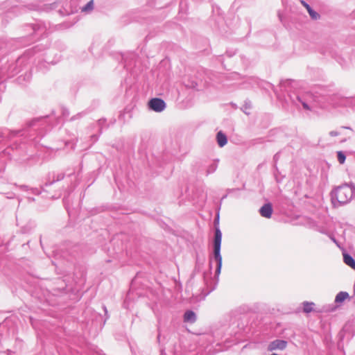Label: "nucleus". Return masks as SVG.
<instances>
[{
	"label": "nucleus",
	"instance_id": "obj_1",
	"mask_svg": "<svg viewBox=\"0 0 355 355\" xmlns=\"http://www.w3.org/2000/svg\"><path fill=\"white\" fill-rule=\"evenodd\" d=\"M355 196V186L343 184L331 192V202L334 207L347 204Z\"/></svg>",
	"mask_w": 355,
	"mask_h": 355
},
{
	"label": "nucleus",
	"instance_id": "obj_2",
	"mask_svg": "<svg viewBox=\"0 0 355 355\" xmlns=\"http://www.w3.org/2000/svg\"><path fill=\"white\" fill-rule=\"evenodd\" d=\"M222 241V232L218 227H216L215 236L214 241V257L217 262L216 275L219 276L222 268V256L220 254V248Z\"/></svg>",
	"mask_w": 355,
	"mask_h": 355
},
{
	"label": "nucleus",
	"instance_id": "obj_3",
	"mask_svg": "<svg viewBox=\"0 0 355 355\" xmlns=\"http://www.w3.org/2000/svg\"><path fill=\"white\" fill-rule=\"evenodd\" d=\"M149 108L156 112H162L166 108L165 102L159 98H153L148 102Z\"/></svg>",
	"mask_w": 355,
	"mask_h": 355
},
{
	"label": "nucleus",
	"instance_id": "obj_4",
	"mask_svg": "<svg viewBox=\"0 0 355 355\" xmlns=\"http://www.w3.org/2000/svg\"><path fill=\"white\" fill-rule=\"evenodd\" d=\"M287 346V342L283 340H275L269 343L268 350L272 352L277 349L284 350Z\"/></svg>",
	"mask_w": 355,
	"mask_h": 355
},
{
	"label": "nucleus",
	"instance_id": "obj_5",
	"mask_svg": "<svg viewBox=\"0 0 355 355\" xmlns=\"http://www.w3.org/2000/svg\"><path fill=\"white\" fill-rule=\"evenodd\" d=\"M259 212L261 216L266 218H270L272 214V207L271 204L267 203L263 205L259 209Z\"/></svg>",
	"mask_w": 355,
	"mask_h": 355
},
{
	"label": "nucleus",
	"instance_id": "obj_6",
	"mask_svg": "<svg viewBox=\"0 0 355 355\" xmlns=\"http://www.w3.org/2000/svg\"><path fill=\"white\" fill-rule=\"evenodd\" d=\"M302 5L306 8L310 17L316 20L320 18V15L315 12L314 10L311 8V7L305 1H302Z\"/></svg>",
	"mask_w": 355,
	"mask_h": 355
},
{
	"label": "nucleus",
	"instance_id": "obj_7",
	"mask_svg": "<svg viewBox=\"0 0 355 355\" xmlns=\"http://www.w3.org/2000/svg\"><path fill=\"white\" fill-rule=\"evenodd\" d=\"M216 139L218 144L220 147H223L227 144V139L225 134L221 131L218 132L216 135Z\"/></svg>",
	"mask_w": 355,
	"mask_h": 355
},
{
	"label": "nucleus",
	"instance_id": "obj_8",
	"mask_svg": "<svg viewBox=\"0 0 355 355\" xmlns=\"http://www.w3.org/2000/svg\"><path fill=\"white\" fill-rule=\"evenodd\" d=\"M184 320L187 322H195L196 320V313L193 311H187L184 315Z\"/></svg>",
	"mask_w": 355,
	"mask_h": 355
},
{
	"label": "nucleus",
	"instance_id": "obj_9",
	"mask_svg": "<svg viewBox=\"0 0 355 355\" xmlns=\"http://www.w3.org/2000/svg\"><path fill=\"white\" fill-rule=\"evenodd\" d=\"M343 259L345 264L355 270V260L351 255L344 253Z\"/></svg>",
	"mask_w": 355,
	"mask_h": 355
},
{
	"label": "nucleus",
	"instance_id": "obj_10",
	"mask_svg": "<svg viewBox=\"0 0 355 355\" xmlns=\"http://www.w3.org/2000/svg\"><path fill=\"white\" fill-rule=\"evenodd\" d=\"M348 297H349V293L347 292L340 291L336 295V296L335 297V302L336 303H342Z\"/></svg>",
	"mask_w": 355,
	"mask_h": 355
},
{
	"label": "nucleus",
	"instance_id": "obj_11",
	"mask_svg": "<svg viewBox=\"0 0 355 355\" xmlns=\"http://www.w3.org/2000/svg\"><path fill=\"white\" fill-rule=\"evenodd\" d=\"M315 304L313 302H303V311L304 313H309L313 310Z\"/></svg>",
	"mask_w": 355,
	"mask_h": 355
},
{
	"label": "nucleus",
	"instance_id": "obj_12",
	"mask_svg": "<svg viewBox=\"0 0 355 355\" xmlns=\"http://www.w3.org/2000/svg\"><path fill=\"white\" fill-rule=\"evenodd\" d=\"M337 157H338V160L340 164H343L345 163V159H346V156L345 155V153L340 150V151H338L337 152Z\"/></svg>",
	"mask_w": 355,
	"mask_h": 355
},
{
	"label": "nucleus",
	"instance_id": "obj_13",
	"mask_svg": "<svg viewBox=\"0 0 355 355\" xmlns=\"http://www.w3.org/2000/svg\"><path fill=\"white\" fill-rule=\"evenodd\" d=\"M94 1L93 0L89 1L85 6L82 8L83 12H87L93 9Z\"/></svg>",
	"mask_w": 355,
	"mask_h": 355
},
{
	"label": "nucleus",
	"instance_id": "obj_14",
	"mask_svg": "<svg viewBox=\"0 0 355 355\" xmlns=\"http://www.w3.org/2000/svg\"><path fill=\"white\" fill-rule=\"evenodd\" d=\"M216 168H217V164H214L209 166L207 171L209 173H214L216 170Z\"/></svg>",
	"mask_w": 355,
	"mask_h": 355
},
{
	"label": "nucleus",
	"instance_id": "obj_15",
	"mask_svg": "<svg viewBox=\"0 0 355 355\" xmlns=\"http://www.w3.org/2000/svg\"><path fill=\"white\" fill-rule=\"evenodd\" d=\"M329 135L330 137H337L340 135V132L337 130H332L329 132Z\"/></svg>",
	"mask_w": 355,
	"mask_h": 355
},
{
	"label": "nucleus",
	"instance_id": "obj_16",
	"mask_svg": "<svg viewBox=\"0 0 355 355\" xmlns=\"http://www.w3.org/2000/svg\"><path fill=\"white\" fill-rule=\"evenodd\" d=\"M343 128H345V129H349V128L348 127H342Z\"/></svg>",
	"mask_w": 355,
	"mask_h": 355
}]
</instances>
